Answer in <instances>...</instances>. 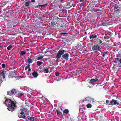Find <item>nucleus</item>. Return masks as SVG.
<instances>
[{
  "instance_id": "ddd939ff",
  "label": "nucleus",
  "mask_w": 121,
  "mask_h": 121,
  "mask_svg": "<svg viewBox=\"0 0 121 121\" xmlns=\"http://www.w3.org/2000/svg\"><path fill=\"white\" fill-rule=\"evenodd\" d=\"M86 100L92 101V102H94V99L91 97H88L86 98Z\"/></svg>"
},
{
  "instance_id": "f257e3e1",
  "label": "nucleus",
  "mask_w": 121,
  "mask_h": 121,
  "mask_svg": "<svg viewBox=\"0 0 121 121\" xmlns=\"http://www.w3.org/2000/svg\"><path fill=\"white\" fill-rule=\"evenodd\" d=\"M66 51L63 49H60V50L56 54V58L58 59L61 57V56L62 59H64L66 61H67L69 59V54L67 53L63 54L64 53H65Z\"/></svg>"
},
{
  "instance_id": "20e7f679",
  "label": "nucleus",
  "mask_w": 121,
  "mask_h": 121,
  "mask_svg": "<svg viewBox=\"0 0 121 121\" xmlns=\"http://www.w3.org/2000/svg\"><path fill=\"white\" fill-rule=\"evenodd\" d=\"M90 41H94L98 39V36L96 34H91L89 36Z\"/></svg>"
},
{
  "instance_id": "bb28decb",
  "label": "nucleus",
  "mask_w": 121,
  "mask_h": 121,
  "mask_svg": "<svg viewBox=\"0 0 121 121\" xmlns=\"http://www.w3.org/2000/svg\"><path fill=\"white\" fill-rule=\"evenodd\" d=\"M92 107L91 104H88L86 105V107L87 108H90Z\"/></svg>"
},
{
  "instance_id": "4be33fe9",
  "label": "nucleus",
  "mask_w": 121,
  "mask_h": 121,
  "mask_svg": "<svg viewBox=\"0 0 121 121\" xmlns=\"http://www.w3.org/2000/svg\"><path fill=\"white\" fill-rule=\"evenodd\" d=\"M13 47L12 45H10L8 46L7 48V49L8 50H11Z\"/></svg>"
},
{
  "instance_id": "58836bf2",
  "label": "nucleus",
  "mask_w": 121,
  "mask_h": 121,
  "mask_svg": "<svg viewBox=\"0 0 121 121\" xmlns=\"http://www.w3.org/2000/svg\"><path fill=\"white\" fill-rule=\"evenodd\" d=\"M59 73L58 72H57L56 73V76H59Z\"/></svg>"
},
{
  "instance_id": "6ab92c4d",
  "label": "nucleus",
  "mask_w": 121,
  "mask_h": 121,
  "mask_svg": "<svg viewBox=\"0 0 121 121\" xmlns=\"http://www.w3.org/2000/svg\"><path fill=\"white\" fill-rule=\"evenodd\" d=\"M60 12V13L62 14H64L65 13H66V10L65 9H63Z\"/></svg>"
},
{
  "instance_id": "680f3d73",
  "label": "nucleus",
  "mask_w": 121,
  "mask_h": 121,
  "mask_svg": "<svg viewBox=\"0 0 121 121\" xmlns=\"http://www.w3.org/2000/svg\"><path fill=\"white\" fill-rule=\"evenodd\" d=\"M78 45H81V44H79Z\"/></svg>"
},
{
  "instance_id": "a878e982",
  "label": "nucleus",
  "mask_w": 121,
  "mask_h": 121,
  "mask_svg": "<svg viewBox=\"0 0 121 121\" xmlns=\"http://www.w3.org/2000/svg\"><path fill=\"white\" fill-rule=\"evenodd\" d=\"M63 112L65 113L68 114L69 112V110L67 109H65L64 110Z\"/></svg>"
},
{
  "instance_id": "393cba45",
  "label": "nucleus",
  "mask_w": 121,
  "mask_h": 121,
  "mask_svg": "<svg viewBox=\"0 0 121 121\" xmlns=\"http://www.w3.org/2000/svg\"><path fill=\"white\" fill-rule=\"evenodd\" d=\"M108 51H106L104 52L103 53V55H102L103 57H104L105 56H107V54L108 53Z\"/></svg>"
},
{
  "instance_id": "f3484780",
  "label": "nucleus",
  "mask_w": 121,
  "mask_h": 121,
  "mask_svg": "<svg viewBox=\"0 0 121 121\" xmlns=\"http://www.w3.org/2000/svg\"><path fill=\"white\" fill-rule=\"evenodd\" d=\"M30 1H29L27 2H26L25 4L24 5V6L25 8H27L28 7H29L30 6Z\"/></svg>"
},
{
  "instance_id": "f704fd0d",
  "label": "nucleus",
  "mask_w": 121,
  "mask_h": 121,
  "mask_svg": "<svg viewBox=\"0 0 121 121\" xmlns=\"http://www.w3.org/2000/svg\"><path fill=\"white\" fill-rule=\"evenodd\" d=\"M102 43V41L101 40L99 39L98 43L99 44H101Z\"/></svg>"
},
{
  "instance_id": "7c9ffc66",
  "label": "nucleus",
  "mask_w": 121,
  "mask_h": 121,
  "mask_svg": "<svg viewBox=\"0 0 121 121\" xmlns=\"http://www.w3.org/2000/svg\"><path fill=\"white\" fill-rule=\"evenodd\" d=\"M116 106L117 107L119 108H121V104H119V103L118 104H117Z\"/></svg>"
},
{
  "instance_id": "8fccbe9b",
  "label": "nucleus",
  "mask_w": 121,
  "mask_h": 121,
  "mask_svg": "<svg viewBox=\"0 0 121 121\" xmlns=\"http://www.w3.org/2000/svg\"><path fill=\"white\" fill-rule=\"evenodd\" d=\"M39 6H38V5L37 6H35V7L36 8H37Z\"/></svg>"
},
{
  "instance_id": "79ce46f5",
  "label": "nucleus",
  "mask_w": 121,
  "mask_h": 121,
  "mask_svg": "<svg viewBox=\"0 0 121 121\" xmlns=\"http://www.w3.org/2000/svg\"><path fill=\"white\" fill-rule=\"evenodd\" d=\"M25 104H26V105L27 106H29V104L28 103H26V102H25Z\"/></svg>"
},
{
  "instance_id": "a19ab883",
  "label": "nucleus",
  "mask_w": 121,
  "mask_h": 121,
  "mask_svg": "<svg viewBox=\"0 0 121 121\" xmlns=\"http://www.w3.org/2000/svg\"><path fill=\"white\" fill-rule=\"evenodd\" d=\"M106 103L108 104L109 103V101L108 100H106Z\"/></svg>"
},
{
  "instance_id": "5701e85b",
  "label": "nucleus",
  "mask_w": 121,
  "mask_h": 121,
  "mask_svg": "<svg viewBox=\"0 0 121 121\" xmlns=\"http://www.w3.org/2000/svg\"><path fill=\"white\" fill-rule=\"evenodd\" d=\"M30 65L29 64H28L27 66L25 67V70H26L28 69H29V68H30Z\"/></svg>"
},
{
  "instance_id": "6e6552de",
  "label": "nucleus",
  "mask_w": 121,
  "mask_h": 121,
  "mask_svg": "<svg viewBox=\"0 0 121 121\" xmlns=\"http://www.w3.org/2000/svg\"><path fill=\"white\" fill-rule=\"evenodd\" d=\"M100 47L98 44L95 45L93 46L92 47V49L94 51H98Z\"/></svg>"
},
{
  "instance_id": "4468645a",
  "label": "nucleus",
  "mask_w": 121,
  "mask_h": 121,
  "mask_svg": "<svg viewBox=\"0 0 121 121\" xmlns=\"http://www.w3.org/2000/svg\"><path fill=\"white\" fill-rule=\"evenodd\" d=\"M17 91V90L15 89H12L11 90V92L12 94V95L13 94L15 95Z\"/></svg>"
},
{
  "instance_id": "9b49d317",
  "label": "nucleus",
  "mask_w": 121,
  "mask_h": 121,
  "mask_svg": "<svg viewBox=\"0 0 121 121\" xmlns=\"http://www.w3.org/2000/svg\"><path fill=\"white\" fill-rule=\"evenodd\" d=\"M32 75L34 78H36L38 75V73L36 71L33 72Z\"/></svg>"
},
{
  "instance_id": "412c9836",
  "label": "nucleus",
  "mask_w": 121,
  "mask_h": 121,
  "mask_svg": "<svg viewBox=\"0 0 121 121\" xmlns=\"http://www.w3.org/2000/svg\"><path fill=\"white\" fill-rule=\"evenodd\" d=\"M35 117H31L29 119L30 121H35Z\"/></svg>"
},
{
  "instance_id": "bf43d9fd",
  "label": "nucleus",
  "mask_w": 121,
  "mask_h": 121,
  "mask_svg": "<svg viewBox=\"0 0 121 121\" xmlns=\"http://www.w3.org/2000/svg\"><path fill=\"white\" fill-rule=\"evenodd\" d=\"M91 86H89V87L90 88L91 87Z\"/></svg>"
},
{
  "instance_id": "1a4fd4ad",
  "label": "nucleus",
  "mask_w": 121,
  "mask_h": 121,
  "mask_svg": "<svg viewBox=\"0 0 121 121\" xmlns=\"http://www.w3.org/2000/svg\"><path fill=\"white\" fill-rule=\"evenodd\" d=\"M98 78L96 77L95 79H92L89 81V83L91 84H93L98 81Z\"/></svg>"
},
{
  "instance_id": "6e6d98bb",
  "label": "nucleus",
  "mask_w": 121,
  "mask_h": 121,
  "mask_svg": "<svg viewBox=\"0 0 121 121\" xmlns=\"http://www.w3.org/2000/svg\"><path fill=\"white\" fill-rule=\"evenodd\" d=\"M70 60L71 62H72L73 61L72 60V59H70Z\"/></svg>"
},
{
  "instance_id": "49530a36",
  "label": "nucleus",
  "mask_w": 121,
  "mask_h": 121,
  "mask_svg": "<svg viewBox=\"0 0 121 121\" xmlns=\"http://www.w3.org/2000/svg\"><path fill=\"white\" fill-rule=\"evenodd\" d=\"M31 2L33 3H35V0H30Z\"/></svg>"
},
{
  "instance_id": "052dcab7",
  "label": "nucleus",
  "mask_w": 121,
  "mask_h": 121,
  "mask_svg": "<svg viewBox=\"0 0 121 121\" xmlns=\"http://www.w3.org/2000/svg\"><path fill=\"white\" fill-rule=\"evenodd\" d=\"M62 63H64V62H62Z\"/></svg>"
},
{
  "instance_id": "864d4df0",
  "label": "nucleus",
  "mask_w": 121,
  "mask_h": 121,
  "mask_svg": "<svg viewBox=\"0 0 121 121\" xmlns=\"http://www.w3.org/2000/svg\"><path fill=\"white\" fill-rule=\"evenodd\" d=\"M28 71H31V69H30V68H29V69H28Z\"/></svg>"
},
{
  "instance_id": "de8ad7c7",
  "label": "nucleus",
  "mask_w": 121,
  "mask_h": 121,
  "mask_svg": "<svg viewBox=\"0 0 121 121\" xmlns=\"http://www.w3.org/2000/svg\"><path fill=\"white\" fill-rule=\"evenodd\" d=\"M47 3L46 4H44L43 5V6H46L47 5Z\"/></svg>"
},
{
  "instance_id": "f8f14e48",
  "label": "nucleus",
  "mask_w": 121,
  "mask_h": 121,
  "mask_svg": "<svg viewBox=\"0 0 121 121\" xmlns=\"http://www.w3.org/2000/svg\"><path fill=\"white\" fill-rule=\"evenodd\" d=\"M19 53L20 55L23 56L26 53V52L25 51H21L19 52Z\"/></svg>"
},
{
  "instance_id": "39448f33",
  "label": "nucleus",
  "mask_w": 121,
  "mask_h": 121,
  "mask_svg": "<svg viewBox=\"0 0 121 121\" xmlns=\"http://www.w3.org/2000/svg\"><path fill=\"white\" fill-rule=\"evenodd\" d=\"M27 109L26 108H22L20 109L19 111V113H20V114L21 115H24L26 114V112L27 111Z\"/></svg>"
},
{
  "instance_id": "9d476101",
  "label": "nucleus",
  "mask_w": 121,
  "mask_h": 121,
  "mask_svg": "<svg viewBox=\"0 0 121 121\" xmlns=\"http://www.w3.org/2000/svg\"><path fill=\"white\" fill-rule=\"evenodd\" d=\"M120 7L116 4H115L114 7V10L115 12H117L120 10Z\"/></svg>"
},
{
  "instance_id": "c9c22d12",
  "label": "nucleus",
  "mask_w": 121,
  "mask_h": 121,
  "mask_svg": "<svg viewBox=\"0 0 121 121\" xmlns=\"http://www.w3.org/2000/svg\"><path fill=\"white\" fill-rule=\"evenodd\" d=\"M6 66V64H3L2 65V67L3 68H4Z\"/></svg>"
},
{
  "instance_id": "0eeeda50",
  "label": "nucleus",
  "mask_w": 121,
  "mask_h": 121,
  "mask_svg": "<svg viewBox=\"0 0 121 121\" xmlns=\"http://www.w3.org/2000/svg\"><path fill=\"white\" fill-rule=\"evenodd\" d=\"M15 95L16 97H18L20 98H22L23 97H25V95H24L23 93H21L18 91H17Z\"/></svg>"
},
{
  "instance_id": "e2e57ef3",
  "label": "nucleus",
  "mask_w": 121,
  "mask_h": 121,
  "mask_svg": "<svg viewBox=\"0 0 121 121\" xmlns=\"http://www.w3.org/2000/svg\"><path fill=\"white\" fill-rule=\"evenodd\" d=\"M78 46H76V47H78Z\"/></svg>"
},
{
  "instance_id": "dca6fc26",
  "label": "nucleus",
  "mask_w": 121,
  "mask_h": 121,
  "mask_svg": "<svg viewBox=\"0 0 121 121\" xmlns=\"http://www.w3.org/2000/svg\"><path fill=\"white\" fill-rule=\"evenodd\" d=\"M33 61V59H32L31 58H28L27 59V61L26 62L27 63H28L29 64H30V63H31Z\"/></svg>"
},
{
  "instance_id": "3c124183",
  "label": "nucleus",
  "mask_w": 121,
  "mask_h": 121,
  "mask_svg": "<svg viewBox=\"0 0 121 121\" xmlns=\"http://www.w3.org/2000/svg\"><path fill=\"white\" fill-rule=\"evenodd\" d=\"M38 6H39L41 7H43V5H38Z\"/></svg>"
},
{
  "instance_id": "b1692460",
  "label": "nucleus",
  "mask_w": 121,
  "mask_h": 121,
  "mask_svg": "<svg viewBox=\"0 0 121 121\" xmlns=\"http://www.w3.org/2000/svg\"><path fill=\"white\" fill-rule=\"evenodd\" d=\"M13 73H9V78H12L13 77L12 76Z\"/></svg>"
},
{
  "instance_id": "423d86ee",
  "label": "nucleus",
  "mask_w": 121,
  "mask_h": 121,
  "mask_svg": "<svg viewBox=\"0 0 121 121\" xmlns=\"http://www.w3.org/2000/svg\"><path fill=\"white\" fill-rule=\"evenodd\" d=\"M118 104V103L117 100L112 99L110 101L108 104L109 105H117V104Z\"/></svg>"
},
{
  "instance_id": "473e14b6",
  "label": "nucleus",
  "mask_w": 121,
  "mask_h": 121,
  "mask_svg": "<svg viewBox=\"0 0 121 121\" xmlns=\"http://www.w3.org/2000/svg\"><path fill=\"white\" fill-rule=\"evenodd\" d=\"M7 94L8 95H12L11 91V92L10 91H9L7 92Z\"/></svg>"
},
{
  "instance_id": "4c0bfd02",
  "label": "nucleus",
  "mask_w": 121,
  "mask_h": 121,
  "mask_svg": "<svg viewBox=\"0 0 121 121\" xmlns=\"http://www.w3.org/2000/svg\"><path fill=\"white\" fill-rule=\"evenodd\" d=\"M84 4V2H82V3L80 4V6L81 7H82L83 6Z\"/></svg>"
},
{
  "instance_id": "4d7b16f0",
  "label": "nucleus",
  "mask_w": 121,
  "mask_h": 121,
  "mask_svg": "<svg viewBox=\"0 0 121 121\" xmlns=\"http://www.w3.org/2000/svg\"><path fill=\"white\" fill-rule=\"evenodd\" d=\"M90 3L91 4H93V2H91Z\"/></svg>"
},
{
  "instance_id": "a211bd4d",
  "label": "nucleus",
  "mask_w": 121,
  "mask_h": 121,
  "mask_svg": "<svg viewBox=\"0 0 121 121\" xmlns=\"http://www.w3.org/2000/svg\"><path fill=\"white\" fill-rule=\"evenodd\" d=\"M106 21H102L101 24V26H103L106 25Z\"/></svg>"
},
{
  "instance_id": "7ed1b4c3",
  "label": "nucleus",
  "mask_w": 121,
  "mask_h": 121,
  "mask_svg": "<svg viewBox=\"0 0 121 121\" xmlns=\"http://www.w3.org/2000/svg\"><path fill=\"white\" fill-rule=\"evenodd\" d=\"M7 74V72L4 70H2L0 71V86L2 83L3 80L5 81L6 79L5 78V75Z\"/></svg>"
},
{
  "instance_id": "ea45409f",
  "label": "nucleus",
  "mask_w": 121,
  "mask_h": 121,
  "mask_svg": "<svg viewBox=\"0 0 121 121\" xmlns=\"http://www.w3.org/2000/svg\"><path fill=\"white\" fill-rule=\"evenodd\" d=\"M71 3L69 2H68L67 3V4L66 5L67 6H69L70 5Z\"/></svg>"
},
{
  "instance_id": "13d9d810",
  "label": "nucleus",
  "mask_w": 121,
  "mask_h": 121,
  "mask_svg": "<svg viewBox=\"0 0 121 121\" xmlns=\"http://www.w3.org/2000/svg\"><path fill=\"white\" fill-rule=\"evenodd\" d=\"M95 7H98L96 5H95Z\"/></svg>"
},
{
  "instance_id": "72a5a7b5",
  "label": "nucleus",
  "mask_w": 121,
  "mask_h": 121,
  "mask_svg": "<svg viewBox=\"0 0 121 121\" xmlns=\"http://www.w3.org/2000/svg\"><path fill=\"white\" fill-rule=\"evenodd\" d=\"M120 59L119 58L117 57V58H115V59H113V60H115L117 61H119Z\"/></svg>"
},
{
  "instance_id": "5fc2aeb1",
  "label": "nucleus",
  "mask_w": 121,
  "mask_h": 121,
  "mask_svg": "<svg viewBox=\"0 0 121 121\" xmlns=\"http://www.w3.org/2000/svg\"><path fill=\"white\" fill-rule=\"evenodd\" d=\"M29 114V113H26V114L25 115H26V116H27Z\"/></svg>"
},
{
  "instance_id": "09e8293b",
  "label": "nucleus",
  "mask_w": 121,
  "mask_h": 121,
  "mask_svg": "<svg viewBox=\"0 0 121 121\" xmlns=\"http://www.w3.org/2000/svg\"><path fill=\"white\" fill-rule=\"evenodd\" d=\"M80 1V2H82L83 1H84V0H79Z\"/></svg>"
},
{
  "instance_id": "f03ea898",
  "label": "nucleus",
  "mask_w": 121,
  "mask_h": 121,
  "mask_svg": "<svg viewBox=\"0 0 121 121\" xmlns=\"http://www.w3.org/2000/svg\"><path fill=\"white\" fill-rule=\"evenodd\" d=\"M4 104L6 106L8 105L7 109L9 111H13L16 107L15 104L9 99H6Z\"/></svg>"
},
{
  "instance_id": "aec40b11",
  "label": "nucleus",
  "mask_w": 121,
  "mask_h": 121,
  "mask_svg": "<svg viewBox=\"0 0 121 121\" xmlns=\"http://www.w3.org/2000/svg\"><path fill=\"white\" fill-rule=\"evenodd\" d=\"M43 63L42 61H38L37 62V65L38 66H40Z\"/></svg>"
},
{
  "instance_id": "2eb2a0df",
  "label": "nucleus",
  "mask_w": 121,
  "mask_h": 121,
  "mask_svg": "<svg viewBox=\"0 0 121 121\" xmlns=\"http://www.w3.org/2000/svg\"><path fill=\"white\" fill-rule=\"evenodd\" d=\"M56 112L58 116H60L61 115L62 117H63V115L62 113L59 110L57 109L56 110Z\"/></svg>"
},
{
  "instance_id": "c85d7f7f",
  "label": "nucleus",
  "mask_w": 121,
  "mask_h": 121,
  "mask_svg": "<svg viewBox=\"0 0 121 121\" xmlns=\"http://www.w3.org/2000/svg\"><path fill=\"white\" fill-rule=\"evenodd\" d=\"M101 11L99 9H96L95 10H92V11L96 12L97 11Z\"/></svg>"
},
{
  "instance_id": "c756f323",
  "label": "nucleus",
  "mask_w": 121,
  "mask_h": 121,
  "mask_svg": "<svg viewBox=\"0 0 121 121\" xmlns=\"http://www.w3.org/2000/svg\"><path fill=\"white\" fill-rule=\"evenodd\" d=\"M44 70L46 72V73H48L49 72V69L48 68H44Z\"/></svg>"
},
{
  "instance_id": "37998d69",
  "label": "nucleus",
  "mask_w": 121,
  "mask_h": 121,
  "mask_svg": "<svg viewBox=\"0 0 121 121\" xmlns=\"http://www.w3.org/2000/svg\"><path fill=\"white\" fill-rule=\"evenodd\" d=\"M26 117V116L25 115H23L22 116V118L24 119H25Z\"/></svg>"
},
{
  "instance_id": "cd10ccee",
  "label": "nucleus",
  "mask_w": 121,
  "mask_h": 121,
  "mask_svg": "<svg viewBox=\"0 0 121 121\" xmlns=\"http://www.w3.org/2000/svg\"><path fill=\"white\" fill-rule=\"evenodd\" d=\"M43 56H39L37 58V60H41L43 58Z\"/></svg>"
},
{
  "instance_id": "603ef678",
  "label": "nucleus",
  "mask_w": 121,
  "mask_h": 121,
  "mask_svg": "<svg viewBox=\"0 0 121 121\" xmlns=\"http://www.w3.org/2000/svg\"><path fill=\"white\" fill-rule=\"evenodd\" d=\"M119 62L121 64V58L120 59L119 61Z\"/></svg>"
},
{
  "instance_id": "c03bdc74",
  "label": "nucleus",
  "mask_w": 121,
  "mask_h": 121,
  "mask_svg": "<svg viewBox=\"0 0 121 121\" xmlns=\"http://www.w3.org/2000/svg\"><path fill=\"white\" fill-rule=\"evenodd\" d=\"M113 62L114 63H117L118 61H117L116 60H113Z\"/></svg>"
},
{
  "instance_id": "e433bc0d",
  "label": "nucleus",
  "mask_w": 121,
  "mask_h": 121,
  "mask_svg": "<svg viewBox=\"0 0 121 121\" xmlns=\"http://www.w3.org/2000/svg\"><path fill=\"white\" fill-rule=\"evenodd\" d=\"M18 117H19L20 118H22V115H20V114H19V113L18 114Z\"/></svg>"
},
{
  "instance_id": "2f4dec72",
  "label": "nucleus",
  "mask_w": 121,
  "mask_h": 121,
  "mask_svg": "<svg viewBox=\"0 0 121 121\" xmlns=\"http://www.w3.org/2000/svg\"><path fill=\"white\" fill-rule=\"evenodd\" d=\"M56 24V23L55 22H51V24L52 25L54 26Z\"/></svg>"
},
{
  "instance_id": "a18cd8bd",
  "label": "nucleus",
  "mask_w": 121,
  "mask_h": 121,
  "mask_svg": "<svg viewBox=\"0 0 121 121\" xmlns=\"http://www.w3.org/2000/svg\"><path fill=\"white\" fill-rule=\"evenodd\" d=\"M95 5V4H93L92 5H91V6H92L91 7H92V9L94 8L93 7H94V6Z\"/></svg>"
}]
</instances>
